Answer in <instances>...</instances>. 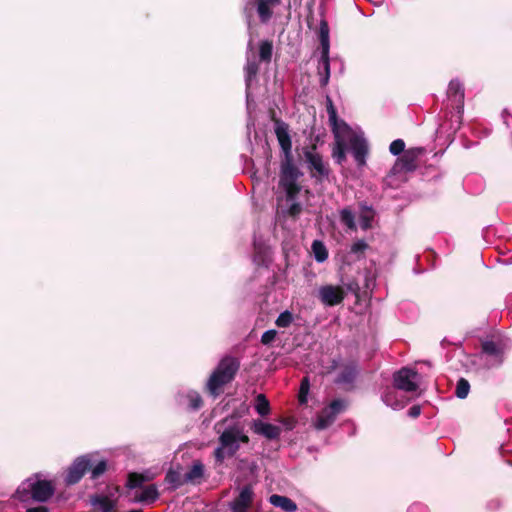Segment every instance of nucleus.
Here are the masks:
<instances>
[{
    "instance_id": "obj_34",
    "label": "nucleus",
    "mask_w": 512,
    "mask_h": 512,
    "mask_svg": "<svg viewBox=\"0 0 512 512\" xmlns=\"http://www.w3.org/2000/svg\"><path fill=\"white\" fill-rule=\"evenodd\" d=\"M470 391V384L467 379L460 378L456 385L455 395L460 399H465Z\"/></svg>"
},
{
    "instance_id": "obj_5",
    "label": "nucleus",
    "mask_w": 512,
    "mask_h": 512,
    "mask_svg": "<svg viewBox=\"0 0 512 512\" xmlns=\"http://www.w3.org/2000/svg\"><path fill=\"white\" fill-rule=\"evenodd\" d=\"M347 403L343 399H334L331 403L324 407L317 415L315 427L318 430H324L330 427L336 420L337 416L345 411Z\"/></svg>"
},
{
    "instance_id": "obj_8",
    "label": "nucleus",
    "mask_w": 512,
    "mask_h": 512,
    "mask_svg": "<svg viewBox=\"0 0 512 512\" xmlns=\"http://www.w3.org/2000/svg\"><path fill=\"white\" fill-rule=\"evenodd\" d=\"M91 467L92 460L90 455L77 457L67 469L65 483L67 485L77 484Z\"/></svg>"
},
{
    "instance_id": "obj_27",
    "label": "nucleus",
    "mask_w": 512,
    "mask_h": 512,
    "mask_svg": "<svg viewBox=\"0 0 512 512\" xmlns=\"http://www.w3.org/2000/svg\"><path fill=\"white\" fill-rule=\"evenodd\" d=\"M340 221L348 229L352 231L357 230V226L355 223V215L350 207H345L340 211Z\"/></svg>"
},
{
    "instance_id": "obj_20",
    "label": "nucleus",
    "mask_w": 512,
    "mask_h": 512,
    "mask_svg": "<svg viewBox=\"0 0 512 512\" xmlns=\"http://www.w3.org/2000/svg\"><path fill=\"white\" fill-rule=\"evenodd\" d=\"M318 74L320 76V86L325 87L329 83L330 79V59L329 53L321 55L318 65Z\"/></svg>"
},
{
    "instance_id": "obj_36",
    "label": "nucleus",
    "mask_w": 512,
    "mask_h": 512,
    "mask_svg": "<svg viewBox=\"0 0 512 512\" xmlns=\"http://www.w3.org/2000/svg\"><path fill=\"white\" fill-rule=\"evenodd\" d=\"M309 389H310L309 379H308V377H304L301 380L299 394H298V401L300 404L307 403V401H308L307 395H308Z\"/></svg>"
},
{
    "instance_id": "obj_39",
    "label": "nucleus",
    "mask_w": 512,
    "mask_h": 512,
    "mask_svg": "<svg viewBox=\"0 0 512 512\" xmlns=\"http://www.w3.org/2000/svg\"><path fill=\"white\" fill-rule=\"evenodd\" d=\"M389 151L393 155H400L401 153L405 152V143L402 139H396L391 142L389 146Z\"/></svg>"
},
{
    "instance_id": "obj_26",
    "label": "nucleus",
    "mask_w": 512,
    "mask_h": 512,
    "mask_svg": "<svg viewBox=\"0 0 512 512\" xmlns=\"http://www.w3.org/2000/svg\"><path fill=\"white\" fill-rule=\"evenodd\" d=\"M319 40L323 54L329 53V26L325 19L320 22Z\"/></svg>"
},
{
    "instance_id": "obj_35",
    "label": "nucleus",
    "mask_w": 512,
    "mask_h": 512,
    "mask_svg": "<svg viewBox=\"0 0 512 512\" xmlns=\"http://www.w3.org/2000/svg\"><path fill=\"white\" fill-rule=\"evenodd\" d=\"M187 399L189 401L188 407L190 410L196 411L203 406V399L197 392L188 393Z\"/></svg>"
},
{
    "instance_id": "obj_23",
    "label": "nucleus",
    "mask_w": 512,
    "mask_h": 512,
    "mask_svg": "<svg viewBox=\"0 0 512 512\" xmlns=\"http://www.w3.org/2000/svg\"><path fill=\"white\" fill-rule=\"evenodd\" d=\"M357 375V369L356 365L354 364H348L345 365L339 375L337 376V379L335 382L337 384H351L354 382Z\"/></svg>"
},
{
    "instance_id": "obj_10",
    "label": "nucleus",
    "mask_w": 512,
    "mask_h": 512,
    "mask_svg": "<svg viewBox=\"0 0 512 512\" xmlns=\"http://www.w3.org/2000/svg\"><path fill=\"white\" fill-rule=\"evenodd\" d=\"M418 373L416 370L402 367L393 374V385L396 389L405 392H415L418 389Z\"/></svg>"
},
{
    "instance_id": "obj_6",
    "label": "nucleus",
    "mask_w": 512,
    "mask_h": 512,
    "mask_svg": "<svg viewBox=\"0 0 512 512\" xmlns=\"http://www.w3.org/2000/svg\"><path fill=\"white\" fill-rule=\"evenodd\" d=\"M256 494L252 484L248 483L239 489L238 494L232 501L229 502L228 506L232 512H257L252 511Z\"/></svg>"
},
{
    "instance_id": "obj_37",
    "label": "nucleus",
    "mask_w": 512,
    "mask_h": 512,
    "mask_svg": "<svg viewBox=\"0 0 512 512\" xmlns=\"http://www.w3.org/2000/svg\"><path fill=\"white\" fill-rule=\"evenodd\" d=\"M293 322V314L286 310L277 317L275 324L280 328H287L289 327Z\"/></svg>"
},
{
    "instance_id": "obj_19",
    "label": "nucleus",
    "mask_w": 512,
    "mask_h": 512,
    "mask_svg": "<svg viewBox=\"0 0 512 512\" xmlns=\"http://www.w3.org/2000/svg\"><path fill=\"white\" fill-rule=\"evenodd\" d=\"M269 502L275 506L281 508L285 512H295L297 510V504L287 496L272 494L269 497Z\"/></svg>"
},
{
    "instance_id": "obj_40",
    "label": "nucleus",
    "mask_w": 512,
    "mask_h": 512,
    "mask_svg": "<svg viewBox=\"0 0 512 512\" xmlns=\"http://www.w3.org/2000/svg\"><path fill=\"white\" fill-rule=\"evenodd\" d=\"M277 331L274 329H270L265 331L261 336V343L263 345H270L276 338Z\"/></svg>"
},
{
    "instance_id": "obj_48",
    "label": "nucleus",
    "mask_w": 512,
    "mask_h": 512,
    "mask_svg": "<svg viewBox=\"0 0 512 512\" xmlns=\"http://www.w3.org/2000/svg\"><path fill=\"white\" fill-rule=\"evenodd\" d=\"M128 512H143V511L141 509H132V510H130Z\"/></svg>"
},
{
    "instance_id": "obj_29",
    "label": "nucleus",
    "mask_w": 512,
    "mask_h": 512,
    "mask_svg": "<svg viewBox=\"0 0 512 512\" xmlns=\"http://www.w3.org/2000/svg\"><path fill=\"white\" fill-rule=\"evenodd\" d=\"M375 212L371 207L364 206L360 213V226L363 230H368L372 227Z\"/></svg>"
},
{
    "instance_id": "obj_1",
    "label": "nucleus",
    "mask_w": 512,
    "mask_h": 512,
    "mask_svg": "<svg viewBox=\"0 0 512 512\" xmlns=\"http://www.w3.org/2000/svg\"><path fill=\"white\" fill-rule=\"evenodd\" d=\"M271 120L275 124L274 132L283 152V158L280 162L279 186L284 189L286 199L293 201L297 198L302 189L298 180L303 176V172L294 162L289 125L277 118L274 111L271 113Z\"/></svg>"
},
{
    "instance_id": "obj_22",
    "label": "nucleus",
    "mask_w": 512,
    "mask_h": 512,
    "mask_svg": "<svg viewBox=\"0 0 512 512\" xmlns=\"http://www.w3.org/2000/svg\"><path fill=\"white\" fill-rule=\"evenodd\" d=\"M90 503L93 506H99L101 512H113L116 507V502L104 495H92L90 497Z\"/></svg>"
},
{
    "instance_id": "obj_44",
    "label": "nucleus",
    "mask_w": 512,
    "mask_h": 512,
    "mask_svg": "<svg viewBox=\"0 0 512 512\" xmlns=\"http://www.w3.org/2000/svg\"><path fill=\"white\" fill-rule=\"evenodd\" d=\"M421 414V407L419 405H414L409 408L408 415L412 418H417Z\"/></svg>"
},
{
    "instance_id": "obj_2",
    "label": "nucleus",
    "mask_w": 512,
    "mask_h": 512,
    "mask_svg": "<svg viewBox=\"0 0 512 512\" xmlns=\"http://www.w3.org/2000/svg\"><path fill=\"white\" fill-rule=\"evenodd\" d=\"M225 420L215 424L214 429L219 434L217 447L213 451V457L217 465H222L227 458L234 457L240 449V444H248L249 436L240 424L226 426L222 431L220 426Z\"/></svg>"
},
{
    "instance_id": "obj_15",
    "label": "nucleus",
    "mask_w": 512,
    "mask_h": 512,
    "mask_svg": "<svg viewBox=\"0 0 512 512\" xmlns=\"http://www.w3.org/2000/svg\"><path fill=\"white\" fill-rule=\"evenodd\" d=\"M481 350L483 354L491 357V360L486 363L488 368L498 367L503 363L504 352L494 341H483L481 343Z\"/></svg>"
},
{
    "instance_id": "obj_4",
    "label": "nucleus",
    "mask_w": 512,
    "mask_h": 512,
    "mask_svg": "<svg viewBox=\"0 0 512 512\" xmlns=\"http://www.w3.org/2000/svg\"><path fill=\"white\" fill-rule=\"evenodd\" d=\"M303 156L310 177L314 179L316 183H322L324 180L328 179L331 169L329 164L324 162L323 156L317 152L316 143L303 148Z\"/></svg>"
},
{
    "instance_id": "obj_32",
    "label": "nucleus",
    "mask_w": 512,
    "mask_h": 512,
    "mask_svg": "<svg viewBox=\"0 0 512 512\" xmlns=\"http://www.w3.org/2000/svg\"><path fill=\"white\" fill-rule=\"evenodd\" d=\"M245 81L249 86L251 81L257 76L259 72V64L255 60H248L245 67Z\"/></svg>"
},
{
    "instance_id": "obj_33",
    "label": "nucleus",
    "mask_w": 512,
    "mask_h": 512,
    "mask_svg": "<svg viewBox=\"0 0 512 512\" xmlns=\"http://www.w3.org/2000/svg\"><path fill=\"white\" fill-rule=\"evenodd\" d=\"M332 156L338 164H342L346 160L345 143L343 139H335V147Z\"/></svg>"
},
{
    "instance_id": "obj_31",
    "label": "nucleus",
    "mask_w": 512,
    "mask_h": 512,
    "mask_svg": "<svg viewBox=\"0 0 512 512\" xmlns=\"http://www.w3.org/2000/svg\"><path fill=\"white\" fill-rule=\"evenodd\" d=\"M255 410L261 416L270 413V403L264 394H258L255 399Z\"/></svg>"
},
{
    "instance_id": "obj_9",
    "label": "nucleus",
    "mask_w": 512,
    "mask_h": 512,
    "mask_svg": "<svg viewBox=\"0 0 512 512\" xmlns=\"http://www.w3.org/2000/svg\"><path fill=\"white\" fill-rule=\"evenodd\" d=\"M422 152V148H414L405 151L403 155L397 159L387 178L389 179L397 174L414 171L417 168V158Z\"/></svg>"
},
{
    "instance_id": "obj_11",
    "label": "nucleus",
    "mask_w": 512,
    "mask_h": 512,
    "mask_svg": "<svg viewBox=\"0 0 512 512\" xmlns=\"http://www.w3.org/2000/svg\"><path fill=\"white\" fill-rule=\"evenodd\" d=\"M31 498L37 502L48 501L55 493V486L49 480H37L28 485V491Z\"/></svg>"
},
{
    "instance_id": "obj_46",
    "label": "nucleus",
    "mask_w": 512,
    "mask_h": 512,
    "mask_svg": "<svg viewBox=\"0 0 512 512\" xmlns=\"http://www.w3.org/2000/svg\"><path fill=\"white\" fill-rule=\"evenodd\" d=\"M26 512H49V509L46 506H36L31 507L26 510Z\"/></svg>"
},
{
    "instance_id": "obj_13",
    "label": "nucleus",
    "mask_w": 512,
    "mask_h": 512,
    "mask_svg": "<svg viewBox=\"0 0 512 512\" xmlns=\"http://www.w3.org/2000/svg\"><path fill=\"white\" fill-rule=\"evenodd\" d=\"M345 290L340 286L325 285L319 289V298L326 306H336L343 302Z\"/></svg>"
},
{
    "instance_id": "obj_12",
    "label": "nucleus",
    "mask_w": 512,
    "mask_h": 512,
    "mask_svg": "<svg viewBox=\"0 0 512 512\" xmlns=\"http://www.w3.org/2000/svg\"><path fill=\"white\" fill-rule=\"evenodd\" d=\"M126 495L131 496V498L129 499L130 503H140L146 505L153 504L160 497V493L155 484H150L145 487H142V490L140 491H128Z\"/></svg>"
},
{
    "instance_id": "obj_17",
    "label": "nucleus",
    "mask_w": 512,
    "mask_h": 512,
    "mask_svg": "<svg viewBox=\"0 0 512 512\" xmlns=\"http://www.w3.org/2000/svg\"><path fill=\"white\" fill-rule=\"evenodd\" d=\"M253 431L269 440H275L280 437L281 428L279 426L265 423L261 420H255L252 425Z\"/></svg>"
},
{
    "instance_id": "obj_16",
    "label": "nucleus",
    "mask_w": 512,
    "mask_h": 512,
    "mask_svg": "<svg viewBox=\"0 0 512 512\" xmlns=\"http://www.w3.org/2000/svg\"><path fill=\"white\" fill-rule=\"evenodd\" d=\"M350 146L358 166L366 164V156L368 154V145L364 138L354 136L350 139Z\"/></svg>"
},
{
    "instance_id": "obj_28",
    "label": "nucleus",
    "mask_w": 512,
    "mask_h": 512,
    "mask_svg": "<svg viewBox=\"0 0 512 512\" xmlns=\"http://www.w3.org/2000/svg\"><path fill=\"white\" fill-rule=\"evenodd\" d=\"M326 110H327V113H328V117H329V124L331 126V130L333 132V134H337V130H338V115H337V110L333 104V101L331 100L330 97H327V105H326Z\"/></svg>"
},
{
    "instance_id": "obj_43",
    "label": "nucleus",
    "mask_w": 512,
    "mask_h": 512,
    "mask_svg": "<svg viewBox=\"0 0 512 512\" xmlns=\"http://www.w3.org/2000/svg\"><path fill=\"white\" fill-rule=\"evenodd\" d=\"M368 248V244L364 240H358L351 246V252L358 254L363 253Z\"/></svg>"
},
{
    "instance_id": "obj_21",
    "label": "nucleus",
    "mask_w": 512,
    "mask_h": 512,
    "mask_svg": "<svg viewBox=\"0 0 512 512\" xmlns=\"http://www.w3.org/2000/svg\"><path fill=\"white\" fill-rule=\"evenodd\" d=\"M185 474V480L187 483H200L201 479L204 476V465L201 461L196 460L193 462L190 469L184 473Z\"/></svg>"
},
{
    "instance_id": "obj_49",
    "label": "nucleus",
    "mask_w": 512,
    "mask_h": 512,
    "mask_svg": "<svg viewBox=\"0 0 512 512\" xmlns=\"http://www.w3.org/2000/svg\"><path fill=\"white\" fill-rule=\"evenodd\" d=\"M317 142H319V137L317 136L316 139H315V142L317 144Z\"/></svg>"
},
{
    "instance_id": "obj_42",
    "label": "nucleus",
    "mask_w": 512,
    "mask_h": 512,
    "mask_svg": "<svg viewBox=\"0 0 512 512\" xmlns=\"http://www.w3.org/2000/svg\"><path fill=\"white\" fill-rule=\"evenodd\" d=\"M302 212V206L298 202H294L288 209V215L294 219L298 218Z\"/></svg>"
},
{
    "instance_id": "obj_7",
    "label": "nucleus",
    "mask_w": 512,
    "mask_h": 512,
    "mask_svg": "<svg viewBox=\"0 0 512 512\" xmlns=\"http://www.w3.org/2000/svg\"><path fill=\"white\" fill-rule=\"evenodd\" d=\"M280 1L281 0H249L243 9L247 18L248 26L251 25L252 8L254 6H256L260 21L262 23H267L273 15L271 7L277 6L280 4Z\"/></svg>"
},
{
    "instance_id": "obj_45",
    "label": "nucleus",
    "mask_w": 512,
    "mask_h": 512,
    "mask_svg": "<svg viewBox=\"0 0 512 512\" xmlns=\"http://www.w3.org/2000/svg\"><path fill=\"white\" fill-rule=\"evenodd\" d=\"M282 423L286 426L288 430H292L295 425V421L293 418H285L282 420Z\"/></svg>"
},
{
    "instance_id": "obj_14",
    "label": "nucleus",
    "mask_w": 512,
    "mask_h": 512,
    "mask_svg": "<svg viewBox=\"0 0 512 512\" xmlns=\"http://www.w3.org/2000/svg\"><path fill=\"white\" fill-rule=\"evenodd\" d=\"M447 96L452 103V107L459 114H462L464 111V87L459 80L453 79L450 81Z\"/></svg>"
},
{
    "instance_id": "obj_25",
    "label": "nucleus",
    "mask_w": 512,
    "mask_h": 512,
    "mask_svg": "<svg viewBox=\"0 0 512 512\" xmlns=\"http://www.w3.org/2000/svg\"><path fill=\"white\" fill-rule=\"evenodd\" d=\"M273 55V42L263 40L259 43V59L261 62L270 63Z\"/></svg>"
},
{
    "instance_id": "obj_18",
    "label": "nucleus",
    "mask_w": 512,
    "mask_h": 512,
    "mask_svg": "<svg viewBox=\"0 0 512 512\" xmlns=\"http://www.w3.org/2000/svg\"><path fill=\"white\" fill-rule=\"evenodd\" d=\"M165 482L168 483L173 490L187 484L185 474L181 472V467L178 465L177 469H169L165 475Z\"/></svg>"
},
{
    "instance_id": "obj_47",
    "label": "nucleus",
    "mask_w": 512,
    "mask_h": 512,
    "mask_svg": "<svg viewBox=\"0 0 512 512\" xmlns=\"http://www.w3.org/2000/svg\"><path fill=\"white\" fill-rule=\"evenodd\" d=\"M348 289L353 292H357L359 290V286L357 283H350L348 285Z\"/></svg>"
},
{
    "instance_id": "obj_30",
    "label": "nucleus",
    "mask_w": 512,
    "mask_h": 512,
    "mask_svg": "<svg viewBox=\"0 0 512 512\" xmlns=\"http://www.w3.org/2000/svg\"><path fill=\"white\" fill-rule=\"evenodd\" d=\"M312 252L316 261L324 262L328 258V250L322 241L314 240L312 243Z\"/></svg>"
},
{
    "instance_id": "obj_41",
    "label": "nucleus",
    "mask_w": 512,
    "mask_h": 512,
    "mask_svg": "<svg viewBox=\"0 0 512 512\" xmlns=\"http://www.w3.org/2000/svg\"><path fill=\"white\" fill-rule=\"evenodd\" d=\"M349 131H350L349 125L344 120H340L338 118V130H337V134H333L334 138L335 139H342L341 136L343 134L348 133Z\"/></svg>"
},
{
    "instance_id": "obj_38",
    "label": "nucleus",
    "mask_w": 512,
    "mask_h": 512,
    "mask_svg": "<svg viewBox=\"0 0 512 512\" xmlns=\"http://www.w3.org/2000/svg\"><path fill=\"white\" fill-rule=\"evenodd\" d=\"M107 470V462L105 460L99 461L95 466L92 465L90 468L91 479L95 480L99 478Z\"/></svg>"
},
{
    "instance_id": "obj_3",
    "label": "nucleus",
    "mask_w": 512,
    "mask_h": 512,
    "mask_svg": "<svg viewBox=\"0 0 512 512\" xmlns=\"http://www.w3.org/2000/svg\"><path fill=\"white\" fill-rule=\"evenodd\" d=\"M239 368L240 362L237 358L232 356L222 358L207 381L208 393L213 397L219 396L222 388L235 378Z\"/></svg>"
},
{
    "instance_id": "obj_24",
    "label": "nucleus",
    "mask_w": 512,
    "mask_h": 512,
    "mask_svg": "<svg viewBox=\"0 0 512 512\" xmlns=\"http://www.w3.org/2000/svg\"><path fill=\"white\" fill-rule=\"evenodd\" d=\"M149 478L142 473L129 472L127 475V481L125 487L132 492L137 488H142L143 484L147 482Z\"/></svg>"
}]
</instances>
